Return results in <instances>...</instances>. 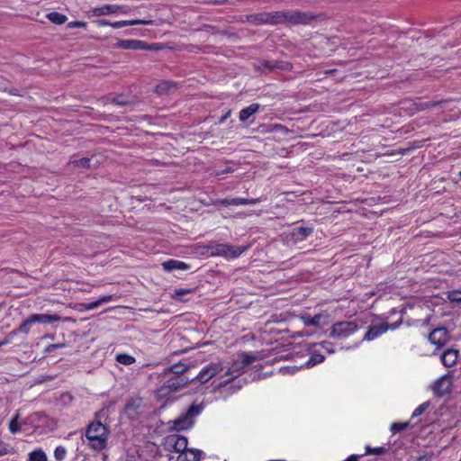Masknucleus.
Wrapping results in <instances>:
<instances>
[{
  "mask_svg": "<svg viewBox=\"0 0 461 461\" xmlns=\"http://www.w3.org/2000/svg\"><path fill=\"white\" fill-rule=\"evenodd\" d=\"M190 292H191V290H187V289H176L175 291L174 295H175L176 298L181 299V297L183 295H185V294H189Z\"/></svg>",
  "mask_w": 461,
  "mask_h": 461,
  "instance_id": "nucleus-47",
  "label": "nucleus"
},
{
  "mask_svg": "<svg viewBox=\"0 0 461 461\" xmlns=\"http://www.w3.org/2000/svg\"><path fill=\"white\" fill-rule=\"evenodd\" d=\"M9 453H10L9 447L5 443L0 442V456H5Z\"/></svg>",
  "mask_w": 461,
  "mask_h": 461,
  "instance_id": "nucleus-48",
  "label": "nucleus"
},
{
  "mask_svg": "<svg viewBox=\"0 0 461 461\" xmlns=\"http://www.w3.org/2000/svg\"><path fill=\"white\" fill-rule=\"evenodd\" d=\"M189 366L182 362L172 365L166 369V372L172 373L174 375H183Z\"/></svg>",
  "mask_w": 461,
  "mask_h": 461,
  "instance_id": "nucleus-27",
  "label": "nucleus"
},
{
  "mask_svg": "<svg viewBox=\"0 0 461 461\" xmlns=\"http://www.w3.org/2000/svg\"><path fill=\"white\" fill-rule=\"evenodd\" d=\"M115 359L118 363L124 366H130L136 362V359L133 356L126 353L117 354Z\"/></svg>",
  "mask_w": 461,
  "mask_h": 461,
  "instance_id": "nucleus-30",
  "label": "nucleus"
},
{
  "mask_svg": "<svg viewBox=\"0 0 461 461\" xmlns=\"http://www.w3.org/2000/svg\"><path fill=\"white\" fill-rule=\"evenodd\" d=\"M429 341L435 345L437 348H443L449 340L448 330L445 327L434 329L429 334Z\"/></svg>",
  "mask_w": 461,
  "mask_h": 461,
  "instance_id": "nucleus-13",
  "label": "nucleus"
},
{
  "mask_svg": "<svg viewBox=\"0 0 461 461\" xmlns=\"http://www.w3.org/2000/svg\"><path fill=\"white\" fill-rule=\"evenodd\" d=\"M388 452V448L385 447H371L370 446H366V451L365 455H377L382 456L385 455Z\"/></svg>",
  "mask_w": 461,
  "mask_h": 461,
  "instance_id": "nucleus-34",
  "label": "nucleus"
},
{
  "mask_svg": "<svg viewBox=\"0 0 461 461\" xmlns=\"http://www.w3.org/2000/svg\"><path fill=\"white\" fill-rule=\"evenodd\" d=\"M358 329L355 321H339L332 324L330 336L343 340L352 336Z\"/></svg>",
  "mask_w": 461,
  "mask_h": 461,
  "instance_id": "nucleus-4",
  "label": "nucleus"
},
{
  "mask_svg": "<svg viewBox=\"0 0 461 461\" xmlns=\"http://www.w3.org/2000/svg\"><path fill=\"white\" fill-rule=\"evenodd\" d=\"M201 405L193 403L189 406L185 414L179 416L173 421V429L176 430H185L193 427L194 418L202 411Z\"/></svg>",
  "mask_w": 461,
  "mask_h": 461,
  "instance_id": "nucleus-3",
  "label": "nucleus"
},
{
  "mask_svg": "<svg viewBox=\"0 0 461 461\" xmlns=\"http://www.w3.org/2000/svg\"><path fill=\"white\" fill-rule=\"evenodd\" d=\"M263 200L262 197L258 198H223V199H214L212 200L211 205H224V206H239V205H248V204H256L260 203Z\"/></svg>",
  "mask_w": 461,
  "mask_h": 461,
  "instance_id": "nucleus-11",
  "label": "nucleus"
},
{
  "mask_svg": "<svg viewBox=\"0 0 461 461\" xmlns=\"http://www.w3.org/2000/svg\"><path fill=\"white\" fill-rule=\"evenodd\" d=\"M33 325V322L31 321V317L29 316L25 321H23L20 326L14 330L12 333L13 334H28L31 330L32 326Z\"/></svg>",
  "mask_w": 461,
  "mask_h": 461,
  "instance_id": "nucleus-29",
  "label": "nucleus"
},
{
  "mask_svg": "<svg viewBox=\"0 0 461 461\" xmlns=\"http://www.w3.org/2000/svg\"><path fill=\"white\" fill-rule=\"evenodd\" d=\"M452 387V380L448 375H444L438 379L433 385L434 394L437 396H444L449 393Z\"/></svg>",
  "mask_w": 461,
  "mask_h": 461,
  "instance_id": "nucleus-15",
  "label": "nucleus"
},
{
  "mask_svg": "<svg viewBox=\"0 0 461 461\" xmlns=\"http://www.w3.org/2000/svg\"><path fill=\"white\" fill-rule=\"evenodd\" d=\"M447 299L451 303H461V291L460 290H454L447 294Z\"/></svg>",
  "mask_w": 461,
  "mask_h": 461,
  "instance_id": "nucleus-40",
  "label": "nucleus"
},
{
  "mask_svg": "<svg viewBox=\"0 0 461 461\" xmlns=\"http://www.w3.org/2000/svg\"><path fill=\"white\" fill-rule=\"evenodd\" d=\"M68 28H83V29H86L87 28V23L86 22H83V21H73V22H70L68 23Z\"/></svg>",
  "mask_w": 461,
  "mask_h": 461,
  "instance_id": "nucleus-43",
  "label": "nucleus"
},
{
  "mask_svg": "<svg viewBox=\"0 0 461 461\" xmlns=\"http://www.w3.org/2000/svg\"><path fill=\"white\" fill-rule=\"evenodd\" d=\"M226 0H217L215 1L216 4H222L224 3Z\"/></svg>",
  "mask_w": 461,
  "mask_h": 461,
  "instance_id": "nucleus-51",
  "label": "nucleus"
},
{
  "mask_svg": "<svg viewBox=\"0 0 461 461\" xmlns=\"http://www.w3.org/2000/svg\"><path fill=\"white\" fill-rule=\"evenodd\" d=\"M187 443V438L178 434H171L165 438L166 448L171 452L180 453V455L186 450Z\"/></svg>",
  "mask_w": 461,
  "mask_h": 461,
  "instance_id": "nucleus-9",
  "label": "nucleus"
},
{
  "mask_svg": "<svg viewBox=\"0 0 461 461\" xmlns=\"http://www.w3.org/2000/svg\"><path fill=\"white\" fill-rule=\"evenodd\" d=\"M113 295H104L103 297H100L98 300L87 303H83L82 306L85 310L90 311L96 309L99 307L103 303H108L112 301Z\"/></svg>",
  "mask_w": 461,
  "mask_h": 461,
  "instance_id": "nucleus-25",
  "label": "nucleus"
},
{
  "mask_svg": "<svg viewBox=\"0 0 461 461\" xmlns=\"http://www.w3.org/2000/svg\"><path fill=\"white\" fill-rule=\"evenodd\" d=\"M245 367L241 366L240 363L238 359L234 360L228 371L226 372V375L228 378L224 381V383H229L233 379L239 377L241 374H243Z\"/></svg>",
  "mask_w": 461,
  "mask_h": 461,
  "instance_id": "nucleus-19",
  "label": "nucleus"
},
{
  "mask_svg": "<svg viewBox=\"0 0 461 461\" xmlns=\"http://www.w3.org/2000/svg\"><path fill=\"white\" fill-rule=\"evenodd\" d=\"M107 102L117 104L119 106L128 105L131 102L128 100L126 96L123 95H119L117 96H108L106 97Z\"/></svg>",
  "mask_w": 461,
  "mask_h": 461,
  "instance_id": "nucleus-31",
  "label": "nucleus"
},
{
  "mask_svg": "<svg viewBox=\"0 0 461 461\" xmlns=\"http://www.w3.org/2000/svg\"><path fill=\"white\" fill-rule=\"evenodd\" d=\"M209 249L212 256H221L227 258H236L240 257L247 249V248L221 243L210 246Z\"/></svg>",
  "mask_w": 461,
  "mask_h": 461,
  "instance_id": "nucleus-5",
  "label": "nucleus"
},
{
  "mask_svg": "<svg viewBox=\"0 0 461 461\" xmlns=\"http://www.w3.org/2000/svg\"><path fill=\"white\" fill-rule=\"evenodd\" d=\"M256 360L255 357L251 353L243 352L239 356L238 361L241 366L245 367Z\"/></svg>",
  "mask_w": 461,
  "mask_h": 461,
  "instance_id": "nucleus-32",
  "label": "nucleus"
},
{
  "mask_svg": "<svg viewBox=\"0 0 461 461\" xmlns=\"http://www.w3.org/2000/svg\"><path fill=\"white\" fill-rule=\"evenodd\" d=\"M109 435V428L100 420L91 421L85 432V437L88 441V447L97 452H101L107 447Z\"/></svg>",
  "mask_w": 461,
  "mask_h": 461,
  "instance_id": "nucleus-2",
  "label": "nucleus"
},
{
  "mask_svg": "<svg viewBox=\"0 0 461 461\" xmlns=\"http://www.w3.org/2000/svg\"><path fill=\"white\" fill-rule=\"evenodd\" d=\"M9 430L11 433L15 434L21 431V426L18 422V415H15L9 422Z\"/></svg>",
  "mask_w": 461,
  "mask_h": 461,
  "instance_id": "nucleus-38",
  "label": "nucleus"
},
{
  "mask_svg": "<svg viewBox=\"0 0 461 461\" xmlns=\"http://www.w3.org/2000/svg\"><path fill=\"white\" fill-rule=\"evenodd\" d=\"M29 461H48V457L42 449H37L29 454Z\"/></svg>",
  "mask_w": 461,
  "mask_h": 461,
  "instance_id": "nucleus-33",
  "label": "nucleus"
},
{
  "mask_svg": "<svg viewBox=\"0 0 461 461\" xmlns=\"http://www.w3.org/2000/svg\"><path fill=\"white\" fill-rule=\"evenodd\" d=\"M458 358V351L456 349L448 348L441 355V362L447 367L453 366Z\"/></svg>",
  "mask_w": 461,
  "mask_h": 461,
  "instance_id": "nucleus-20",
  "label": "nucleus"
},
{
  "mask_svg": "<svg viewBox=\"0 0 461 461\" xmlns=\"http://www.w3.org/2000/svg\"><path fill=\"white\" fill-rule=\"evenodd\" d=\"M429 402H425L421 404H420L412 412V415L411 417L414 418V417H418L420 415H421L428 408H429Z\"/></svg>",
  "mask_w": 461,
  "mask_h": 461,
  "instance_id": "nucleus-41",
  "label": "nucleus"
},
{
  "mask_svg": "<svg viewBox=\"0 0 461 461\" xmlns=\"http://www.w3.org/2000/svg\"><path fill=\"white\" fill-rule=\"evenodd\" d=\"M312 233V227H294L291 230L289 233L286 234V239L288 241L296 244L305 240Z\"/></svg>",
  "mask_w": 461,
  "mask_h": 461,
  "instance_id": "nucleus-14",
  "label": "nucleus"
},
{
  "mask_svg": "<svg viewBox=\"0 0 461 461\" xmlns=\"http://www.w3.org/2000/svg\"><path fill=\"white\" fill-rule=\"evenodd\" d=\"M222 370L221 363H210L203 366L194 377L199 383L205 384Z\"/></svg>",
  "mask_w": 461,
  "mask_h": 461,
  "instance_id": "nucleus-12",
  "label": "nucleus"
},
{
  "mask_svg": "<svg viewBox=\"0 0 461 461\" xmlns=\"http://www.w3.org/2000/svg\"><path fill=\"white\" fill-rule=\"evenodd\" d=\"M190 380L184 375H174L167 379L164 384L158 389L161 395H166L172 392H176L185 387Z\"/></svg>",
  "mask_w": 461,
  "mask_h": 461,
  "instance_id": "nucleus-8",
  "label": "nucleus"
},
{
  "mask_svg": "<svg viewBox=\"0 0 461 461\" xmlns=\"http://www.w3.org/2000/svg\"><path fill=\"white\" fill-rule=\"evenodd\" d=\"M47 18L54 24L61 25L68 20L67 16L59 12H51L47 14Z\"/></svg>",
  "mask_w": 461,
  "mask_h": 461,
  "instance_id": "nucleus-28",
  "label": "nucleus"
},
{
  "mask_svg": "<svg viewBox=\"0 0 461 461\" xmlns=\"http://www.w3.org/2000/svg\"><path fill=\"white\" fill-rule=\"evenodd\" d=\"M64 347H65V344H63V343L50 344V345H48V346L45 348V352H47V353H51V352H53L54 350H56V349H58V348H64Z\"/></svg>",
  "mask_w": 461,
  "mask_h": 461,
  "instance_id": "nucleus-44",
  "label": "nucleus"
},
{
  "mask_svg": "<svg viewBox=\"0 0 461 461\" xmlns=\"http://www.w3.org/2000/svg\"><path fill=\"white\" fill-rule=\"evenodd\" d=\"M72 163L75 166L79 167H89L90 158H82L80 159L72 161Z\"/></svg>",
  "mask_w": 461,
  "mask_h": 461,
  "instance_id": "nucleus-42",
  "label": "nucleus"
},
{
  "mask_svg": "<svg viewBox=\"0 0 461 461\" xmlns=\"http://www.w3.org/2000/svg\"><path fill=\"white\" fill-rule=\"evenodd\" d=\"M200 454H201L200 450L186 448V450L179 456L178 460L179 461H200L201 460Z\"/></svg>",
  "mask_w": 461,
  "mask_h": 461,
  "instance_id": "nucleus-23",
  "label": "nucleus"
},
{
  "mask_svg": "<svg viewBox=\"0 0 461 461\" xmlns=\"http://www.w3.org/2000/svg\"><path fill=\"white\" fill-rule=\"evenodd\" d=\"M162 267L164 270L171 272L173 270H187L189 269V266L180 260L176 259H169L167 261H164L162 263Z\"/></svg>",
  "mask_w": 461,
  "mask_h": 461,
  "instance_id": "nucleus-21",
  "label": "nucleus"
},
{
  "mask_svg": "<svg viewBox=\"0 0 461 461\" xmlns=\"http://www.w3.org/2000/svg\"><path fill=\"white\" fill-rule=\"evenodd\" d=\"M458 176H459V177H460V179H461V171L458 173Z\"/></svg>",
  "mask_w": 461,
  "mask_h": 461,
  "instance_id": "nucleus-53",
  "label": "nucleus"
},
{
  "mask_svg": "<svg viewBox=\"0 0 461 461\" xmlns=\"http://www.w3.org/2000/svg\"><path fill=\"white\" fill-rule=\"evenodd\" d=\"M316 19V16L308 12L301 11H276L263 12L247 15V22L256 24L277 25L284 23L292 24H310Z\"/></svg>",
  "mask_w": 461,
  "mask_h": 461,
  "instance_id": "nucleus-1",
  "label": "nucleus"
},
{
  "mask_svg": "<svg viewBox=\"0 0 461 461\" xmlns=\"http://www.w3.org/2000/svg\"><path fill=\"white\" fill-rule=\"evenodd\" d=\"M260 108V104L258 103H253L250 105L241 109L240 111L239 119L240 122H247L250 116L258 112Z\"/></svg>",
  "mask_w": 461,
  "mask_h": 461,
  "instance_id": "nucleus-22",
  "label": "nucleus"
},
{
  "mask_svg": "<svg viewBox=\"0 0 461 461\" xmlns=\"http://www.w3.org/2000/svg\"><path fill=\"white\" fill-rule=\"evenodd\" d=\"M230 113H231V111L229 110L225 113V114H223L220 120H219V122L220 123H223L230 116Z\"/></svg>",
  "mask_w": 461,
  "mask_h": 461,
  "instance_id": "nucleus-50",
  "label": "nucleus"
},
{
  "mask_svg": "<svg viewBox=\"0 0 461 461\" xmlns=\"http://www.w3.org/2000/svg\"><path fill=\"white\" fill-rule=\"evenodd\" d=\"M97 27H105L111 26L114 29H120L125 26L131 25H152L154 24L153 20H145V19H132V20H125V21H116L110 22L106 19H98L95 22Z\"/></svg>",
  "mask_w": 461,
  "mask_h": 461,
  "instance_id": "nucleus-6",
  "label": "nucleus"
},
{
  "mask_svg": "<svg viewBox=\"0 0 461 461\" xmlns=\"http://www.w3.org/2000/svg\"><path fill=\"white\" fill-rule=\"evenodd\" d=\"M67 456V449L62 446H58L54 450V457L57 461H63Z\"/></svg>",
  "mask_w": 461,
  "mask_h": 461,
  "instance_id": "nucleus-39",
  "label": "nucleus"
},
{
  "mask_svg": "<svg viewBox=\"0 0 461 461\" xmlns=\"http://www.w3.org/2000/svg\"><path fill=\"white\" fill-rule=\"evenodd\" d=\"M6 343H7L6 341L0 342V347H2V345H5V344H6Z\"/></svg>",
  "mask_w": 461,
  "mask_h": 461,
  "instance_id": "nucleus-52",
  "label": "nucleus"
},
{
  "mask_svg": "<svg viewBox=\"0 0 461 461\" xmlns=\"http://www.w3.org/2000/svg\"><path fill=\"white\" fill-rule=\"evenodd\" d=\"M323 360L324 357L321 354H314L310 358V362H312V365L321 363Z\"/></svg>",
  "mask_w": 461,
  "mask_h": 461,
  "instance_id": "nucleus-46",
  "label": "nucleus"
},
{
  "mask_svg": "<svg viewBox=\"0 0 461 461\" xmlns=\"http://www.w3.org/2000/svg\"><path fill=\"white\" fill-rule=\"evenodd\" d=\"M173 86L174 85L171 82L165 81V82H162V83L158 84L156 86L155 91L158 95H164V94L167 93V91L169 90L170 86Z\"/></svg>",
  "mask_w": 461,
  "mask_h": 461,
  "instance_id": "nucleus-36",
  "label": "nucleus"
},
{
  "mask_svg": "<svg viewBox=\"0 0 461 461\" xmlns=\"http://www.w3.org/2000/svg\"><path fill=\"white\" fill-rule=\"evenodd\" d=\"M255 68L262 73H269L275 69L274 60H259L255 64Z\"/></svg>",
  "mask_w": 461,
  "mask_h": 461,
  "instance_id": "nucleus-26",
  "label": "nucleus"
},
{
  "mask_svg": "<svg viewBox=\"0 0 461 461\" xmlns=\"http://www.w3.org/2000/svg\"><path fill=\"white\" fill-rule=\"evenodd\" d=\"M116 14V8L114 5L107 4L102 6L91 8L86 12V15L88 18L100 17L104 15H111Z\"/></svg>",
  "mask_w": 461,
  "mask_h": 461,
  "instance_id": "nucleus-16",
  "label": "nucleus"
},
{
  "mask_svg": "<svg viewBox=\"0 0 461 461\" xmlns=\"http://www.w3.org/2000/svg\"><path fill=\"white\" fill-rule=\"evenodd\" d=\"M402 322V318L400 317V319L396 322L392 323V324H388L385 322H382L379 324H373V325L369 326L368 330L365 334L364 339L368 341L374 340V339H377L378 337H380L381 335H383L384 333H385L388 330L397 329Z\"/></svg>",
  "mask_w": 461,
  "mask_h": 461,
  "instance_id": "nucleus-7",
  "label": "nucleus"
},
{
  "mask_svg": "<svg viewBox=\"0 0 461 461\" xmlns=\"http://www.w3.org/2000/svg\"><path fill=\"white\" fill-rule=\"evenodd\" d=\"M362 456H364V455H351L344 461H358V459Z\"/></svg>",
  "mask_w": 461,
  "mask_h": 461,
  "instance_id": "nucleus-49",
  "label": "nucleus"
},
{
  "mask_svg": "<svg viewBox=\"0 0 461 461\" xmlns=\"http://www.w3.org/2000/svg\"><path fill=\"white\" fill-rule=\"evenodd\" d=\"M275 69L283 71H291L293 69V64L289 61L284 60H274Z\"/></svg>",
  "mask_w": 461,
  "mask_h": 461,
  "instance_id": "nucleus-35",
  "label": "nucleus"
},
{
  "mask_svg": "<svg viewBox=\"0 0 461 461\" xmlns=\"http://www.w3.org/2000/svg\"><path fill=\"white\" fill-rule=\"evenodd\" d=\"M114 7L116 8V14L121 13L123 14H127L131 11V8L129 6L123 5H114Z\"/></svg>",
  "mask_w": 461,
  "mask_h": 461,
  "instance_id": "nucleus-45",
  "label": "nucleus"
},
{
  "mask_svg": "<svg viewBox=\"0 0 461 461\" xmlns=\"http://www.w3.org/2000/svg\"><path fill=\"white\" fill-rule=\"evenodd\" d=\"M116 46L123 50H158L160 49L157 43H148L140 40H119Z\"/></svg>",
  "mask_w": 461,
  "mask_h": 461,
  "instance_id": "nucleus-10",
  "label": "nucleus"
},
{
  "mask_svg": "<svg viewBox=\"0 0 461 461\" xmlns=\"http://www.w3.org/2000/svg\"><path fill=\"white\" fill-rule=\"evenodd\" d=\"M409 421L405 422H393L392 423L390 429L393 434H396L403 429H405L409 426Z\"/></svg>",
  "mask_w": 461,
  "mask_h": 461,
  "instance_id": "nucleus-37",
  "label": "nucleus"
},
{
  "mask_svg": "<svg viewBox=\"0 0 461 461\" xmlns=\"http://www.w3.org/2000/svg\"><path fill=\"white\" fill-rule=\"evenodd\" d=\"M31 321L35 323H53L60 320V316L57 314L34 313L30 315Z\"/></svg>",
  "mask_w": 461,
  "mask_h": 461,
  "instance_id": "nucleus-18",
  "label": "nucleus"
},
{
  "mask_svg": "<svg viewBox=\"0 0 461 461\" xmlns=\"http://www.w3.org/2000/svg\"><path fill=\"white\" fill-rule=\"evenodd\" d=\"M442 101H429V102H421V101H411L410 102V106L406 108L411 111V113H415L417 112L424 111L426 109L434 108L440 104Z\"/></svg>",
  "mask_w": 461,
  "mask_h": 461,
  "instance_id": "nucleus-17",
  "label": "nucleus"
},
{
  "mask_svg": "<svg viewBox=\"0 0 461 461\" xmlns=\"http://www.w3.org/2000/svg\"><path fill=\"white\" fill-rule=\"evenodd\" d=\"M322 315L321 314H315L313 317H310L307 315H302L301 320L303 322L305 326H314V327H321Z\"/></svg>",
  "mask_w": 461,
  "mask_h": 461,
  "instance_id": "nucleus-24",
  "label": "nucleus"
}]
</instances>
